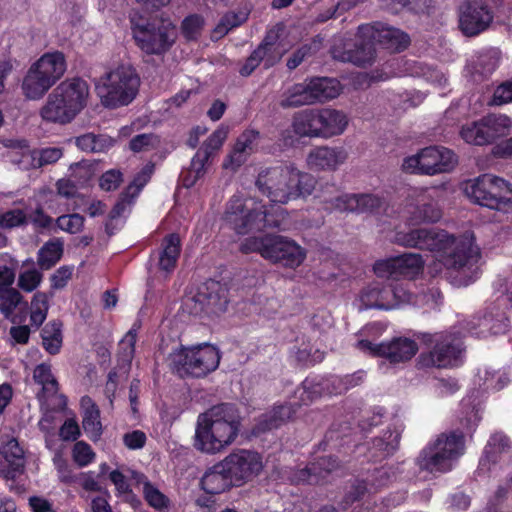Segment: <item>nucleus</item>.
I'll return each instance as SVG.
<instances>
[{"label": "nucleus", "mask_w": 512, "mask_h": 512, "mask_svg": "<svg viewBox=\"0 0 512 512\" xmlns=\"http://www.w3.org/2000/svg\"><path fill=\"white\" fill-rule=\"evenodd\" d=\"M393 241L401 246L429 250L435 262L434 274L446 269L458 285L467 286L480 274V250L468 236L454 237L435 228H418L408 232L396 231Z\"/></svg>", "instance_id": "obj_1"}, {"label": "nucleus", "mask_w": 512, "mask_h": 512, "mask_svg": "<svg viewBox=\"0 0 512 512\" xmlns=\"http://www.w3.org/2000/svg\"><path fill=\"white\" fill-rule=\"evenodd\" d=\"M240 430V417L232 405L214 406L198 415L192 445L202 454L218 455L235 443Z\"/></svg>", "instance_id": "obj_2"}, {"label": "nucleus", "mask_w": 512, "mask_h": 512, "mask_svg": "<svg viewBox=\"0 0 512 512\" xmlns=\"http://www.w3.org/2000/svg\"><path fill=\"white\" fill-rule=\"evenodd\" d=\"M287 213L282 207L268 208L261 201L236 194L226 203L224 225L238 235L260 232L267 228L287 229Z\"/></svg>", "instance_id": "obj_3"}, {"label": "nucleus", "mask_w": 512, "mask_h": 512, "mask_svg": "<svg viewBox=\"0 0 512 512\" xmlns=\"http://www.w3.org/2000/svg\"><path fill=\"white\" fill-rule=\"evenodd\" d=\"M256 186L271 202L286 204L310 195L315 181L311 175L294 165H287L262 170L258 174Z\"/></svg>", "instance_id": "obj_4"}, {"label": "nucleus", "mask_w": 512, "mask_h": 512, "mask_svg": "<svg viewBox=\"0 0 512 512\" xmlns=\"http://www.w3.org/2000/svg\"><path fill=\"white\" fill-rule=\"evenodd\" d=\"M89 97L90 88L84 79L68 78L48 95L40 116L49 123L68 124L85 109Z\"/></svg>", "instance_id": "obj_5"}, {"label": "nucleus", "mask_w": 512, "mask_h": 512, "mask_svg": "<svg viewBox=\"0 0 512 512\" xmlns=\"http://www.w3.org/2000/svg\"><path fill=\"white\" fill-rule=\"evenodd\" d=\"M141 80L129 63H120L105 71L95 81L101 104L110 109L128 106L138 95Z\"/></svg>", "instance_id": "obj_6"}, {"label": "nucleus", "mask_w": 512, "mask_h": 512, "mask_svg": "<svg viewBox=\"0 0 512 512\" xmlns=\"http://www.w3.org/2000/svg\"><path fill=\"white\" fill-rule=\"evenodd\" d=\"M462 191L475 204L504 213L512 211V184L493 174L463 182Z\"/></svg>", "instance_id": "obj_7"}, {"label": "nucleus", "mask_w": 512, "mask_h": 512, "mask_svg": "<svg viewBox=\"0 0 512 512\" xmlns=\"http://www.w3.org/2000/svg\"><path fill=\"white\" fill-rule=\"evenodd\" d=\"M245 253L257 252L264 259L287 268L299 267L306 258V250L294 240L281 235L250 237L241 244Z\"/></svg>", "instance_id": "obj_8"}, {"label": "nucleus", "mask_w": 512, "mask_h": 512, "mask_svg": "<svg viewBox=\"0 0 512 512\" xmlns=\"http://www.w3.org/2000/svg\"><path fill=\"white\" fill-rule=\"evenodd\" d=\"M465 453V440L461 432L439 435L420 453L417 464L421 470L429 472L450 471Z\"/></svg>", "instance_id": "obj_9"}, {"label": "nucleus", "mask_w": 512, "mask_h": 512, "mask_svg": "<svg viewBox=\"0 0 512 512\" xmlns=\"http://www.w3.org/2000/svg\"><path fill=\"white\" fill-rule=\"evenodd\" d=\"M168 366L180 376L204 377L217 369L218 349L211 344L179 347L167 357Z\"/></svg>", "instance_id": "obj_10"}, {"label": "nucleus", "mask_w": 512, "mask_h": 512, "mask_svg": "<svg viewBox=\"0 0 512 512\" xmlns=\"http://www.w3.org/2000/svg\"><path fill=\"white\" fill-rule=\"evenodd\" d=\"M131 31L137 47L148 55H162L177 38L176 26L170 21H148L131 17Z\"/></svg>", "instance_id": "obj_11"}, {"label": "nucleus", "mask_w": 512, "mask_h": 512, "mask_svg": "<svg viewBox=\"0 0 512 512\" xmlns=\"http://www.w3.org/2000/svg\"><path fill=\"white\" fill-rule=\"evenodd\" d=\"M457 164V156L448 148L429 146L403 159L402 170L406 173L434 176L447 173Z\"/></svg>", "instance_id": "obj_12"}, {"label": "nucleus", "mask_w": 512, "mask_h": 512, "mask_svg": "<svg viewBox=\"0 0 512 512\" xmlns=\"http://www.w3.org/2000/svg\"><path fill=\"white\" fill-rule=\"evenodd\" d=\"M221 467L229 475L235 487L252 481L263 470L262 456L253 450L235 449L221 460Z\"/></svg>", "instance_id": "obj_13"}, {"label": "nucleus", "mask_w": 512, "mask_h": 512, "mask_svg": "<svg viewBox=\"0 0 512 512\" xmlns=\"http://www.w3.org/2000/svg\"><path fill=\"white\" fill-rule=\"evenodd\" d=\"M357 302L359 310H392L410 302V292L402 285L372 283L361 291Z\"/></svg>", "instance_id": "obj_14"}, {"label": "nucleus", "mask_w": 512, "mask_h": 512, "mask_svg": "<svg viewBox=\"0 0 512 512\" xmlns=\"http://www.w3.org/2000/svg\"><path fill=\"white\" fill-rule=\"evenodd\" d=\"M432 349L419 356L422 367L447 368L460 363L463 352L460 337L452 333L436 334L432 337Z\"/></svg>", "instance_id": "obj_15"}, {"label": "nucleus", "mask_w": 512, "mask_h": 512, "mask_svg": "<svg viewBox=\"0 0 512 512\" xmlns=\"http://www.w3.org/2000/svg\"><path fill=\"white\" fill-rule=\"evenodd\" d=\"M424 260L420 254L405 253L377 261L373 270L380 278L388 279H414L422 273Z\"/></svg>", "instance_id": "obj_16"}, {"label": "nucleus", "mask_w": 512, "mask_h": 512, "mask_svg": "<svg viewBox=\"0 0 512 512\" xmlns=\"http://www.w3.org/2000/svg\"><path fill=\"white\" fill-rule=\"evenodd\" d=\"M356 347L368 354L387 358L391 363H401L412 359L418 351L417 343L407 337L394 338L390 342L374 344L359 340Z\"/></svg>", "instance_id": "obj_17"}, {"label": "nucleus", "mask_w": 512, "mask_h": 512, "mask_svg": "<svg viewBox=\"0 0 512 512\" xmlns=\"http://www.w3.org/2000/svg\"><path fill=\"white\" fill-rule=\"evenodd\" d=\"M403 217L411 225L434 223L441 219L442 211L427 190L415 189L407 199Z\"/></svg>", "instance_id": "obj_18"}, {"label": "nucleus", "mask_w": 512, "mask_h": 512, "mask_svg": "<svg viewBox=\"0 0 512 512\" xmlns=\"http://www.w3.org/2000/svg\"><path fill=\"white\" fill-rule=\"evenodd\" d=\"M492 20L493 14L483 0H471L460 6L459 25L465 35L479 34Z\"/></svg>", "instance_id": "obj_19"}, {"label": "nucleus", "mask_w": 512, "mask_h": 512, "mask_svg": "<svg viewBox=\"0 0 512 512\" xmlns=\"http://www.w3.org/2000/svg\"><path fill=\"white\" fill-rule=\"evenodd\" d=\"M0 454L5 460L0 465V475L5 479H14L24 468V450L6 429L0 432Z\"/></svg>", "instance_id": "obj_20"}, {"label": "nucleus", "mask_w": 512, "mask_h": 512, "mask_svg": "<svg viewBox=\"0 0 512 512\" xmlns=\"http://www.w3.org/2000/svg\"><path fill=\"white\" fill-rule=\"evenodd\" d=\"M193 299L200 306L199 309L195 308V313L198 311L223 312L228 303L226 289L216 281H209L202 285Z\"/></svg>", "instance_id": "obj_21"}, {"label": "nucleus", "mask_w": 512, "mask_h": 512, "mask_svg": "<svg viewBox=\"0 0 512 512\" xmlns=\"http://www.w3.org/2000/svg\"><path fill=\"white\" fill-rule=\"evenodd\" d=\"M360 33L391 51L403 50L409 44L407 34L399 29L381 24L377 26H362L360 27Z\"/></svg>", "instance_id": "obj_22"}, {"label": "nucleus", "mask_w": 512, "mask_h": 512, "mask_svg": "<svg viewBox=\"0 0 512 512\" xmlns=\"http://www.w3.org/2000/svg\"><path fill=\"white\" fill-rule=\"evenodd\" d=\"M347 159L343 149L327 146L312 149L307 156V165L314 171H333Z\"/></svg>", "instance_id": "obj_23"}, {"label": "nucleus", "mask_w": 512, "mask_h": 512, "mask_svg": "<svg viewBox=\"0 0 512 512\" xmlns=\"http://www.w3.org/2000/svg\"><path fill=\"white\" fill-rule=\"evenodd\" d=\"M31 66L52 85L61 79L67 70L66 58L60 51L44 53Z\"/></svg>", "instance_id": "obj_24"}, {"label": "nucleus", "mask_w": 512, "mask_h": 512, "mask_svg": "<svg viewBox=\"0 0 512 512\" xmlns=\"http://www.w3.org/2000/svg\"><path fill=\"white\" fill-rule=\"evenodd\" d=\"M201 486L209 494H221L235 487L225 469L221 467V461L205 472L201 479Z\"/></svg>", "instance_id": "obj_25"}, {"label": "nucleus", "mask_w": 512, "mask_h": 512, "mask_svg": "<svg viewBox=\"0 0 512 512\" xmlns=\"http://www.w3.org/2000/svg\"><path fill=\"white\" fill-rule=\"evenodd\" d=\"M381 201L370 194H346L336 199L335 207L342 211L369 212L379 208Z\"/></svg>", "instance_id": "obj_26"}, {"label": "nucleus", "mask_w": 512, "mask_h": 512, "mask_svg": "<svg viewBox=\"0 0 512 512\" xmlns=\"http://www.w3.org/2000/svg\"><path fill=\"white\" fill-rule=\"evenodd\" d=\"M154 171V165L147 163L144 167L134 176L132 182L126 188L122 195L121 200L115 205L114 216H119L125 208L126 204H130L132 200L137 197L143 187L148 183Z\"/></svg>", "instance_id": "obj_27"}, {"label": "nucleus", "mask_w": 512, "mask_h": 512, "mask_svg": "<svg viewBox=\"0 0 512 512\" xmlns=\"http://www.w3.org/2000/svg\"><path fill=\"white\" fill-rule=\"evenodd\" d=\"M337 461L332 457H324L317 461V463L311 464L297 473L292 478L295 483H309L317 484L324 474L334 470L337 467Z\"/></svg>", "instance_id": "obj_28"}, {"label": "nucleus", "mask_w": 512, "mask_h": 512, "mask_svg": "<svg viewBox=\"0 0 512 512\" xmlns=\"http://www.w3.org/2000/svg\"><path fill=\"white\" fill-rule=\"evenodd\" d=\"M320 118V137H332L342 134L347 125L346 115L332 109H318Z\"/></svg>", "instance_id": "obj_29"}, {"label": "nucleus", "mask_w": 512, "mask_h": 512, "mask_svg": "<svg viewBox=\"0 0 512 512\" xmlns=\"http://www.w3.org/2000/svg\"><path fill=\"white\" fill-rule=\"evenodd\" d=\"M285 51H276L274 45L267 42L260 45L247 59L246 63L240 69L243 76L250 75L259 63L264 60L265 65L271 66L278 61Z\"/></svg>", "instance_id": "obj_30"}, {"label": "nucleus", "mask_w": 512, "mask_h": 512, "mask_svg": "<svg viewBox=\"0 0 512 512\" xmlns=\"http://www.w3.org/2000/svg\"><path fill=\"white\" fill-rule=\"evenodd\" d=\"M81 408L83 410L82 425L84 431L91 440L97 441L102 433L100 411L92 399L87 396L81 399Z\"/></svg>", "instance_id": "obj_31"}, {"label": "nucleus", "mask_w": 512, "mask_h": 512, "mask_svg": "<svg viewBox=\"0 0 512 512\" xmlns=\"http://www.w3.org/2000/svg\"><path fill=\"white\" fill-rule=\"evenodd\" d=\"M181 242L176 234L164 238L158 256L159 269L168 274L174 270L180 255Z\"/></svg>", "instance_id": "obj_32"}, {"label": "nucleus", "mask_w": 512, "mask_h": 512, "mask_svg": "<svg viewBox=\"0 0 512 512\" xmlns=\"http://www.w3.org/2000/svg\"><path fill=\"white\" fill-rule=\"evenodd\" d=\"M293 130L299 136L320 137L318 109H307L297 113L293 120Z\"/></svg>", "instance_id": "obj_33"}, {"label": "nucleus", "mask_w": 512, "mask_h": 512, "mask_svg": "<svg viewBox=\"0 0 512 512\" xmlns=\"http://www.w3.org/2000/svg\"><path fill=\"white\" fill-rule=\"evenodd\" d=\"M404 65L405 68L396 73V75L423 77L428 82L436 84L440 87L445 86L447 83V78L442 71L436 70L430 66L425 65L424 63L417 61H405Z\"/></svg>", "instance_id": "obj_34"}, {"label": "nucleus", "mask_w": 512, "mask_h": 512, "mask_svg": "<svg viewBox=\"0 0 512 512\" xmlns=\"http://www.w3.org/2000/svg\"><path fill=\"white\" fill-rule=\"evenodd\" d=\"M62 155V150L57 147H48L39 150H25L19 163L24 167L31 166L33 168H38L43 165L57 162Z\"/></svg>", "instance_id": "obj_35"}, {"label": "nucleus", "mask_w": 512, "mask_h": 512, "mask_svg": "<svg viewBox=\"0 0 512 512\" xmlns=\"http://www.w3.org/2000/svg\"><path fill=\"white\" fill-rule=\"evenodd\" d=\"M488 144L507 136L512 129V119L505 114H489L483 117Z\"/></svg>", "instance_id": "obj_36"}, {"label": "nucleus", "mask_w": 512, "mask_h": 512, "mask_svg": "<svg viewBox=\"0 0 512 512\" xmlns=\"http://www.w3.org/2000/svg\"><path fill=\"white\" fill-rule=\"evenodd\" d=\"M53 85L30 66L22 82V91L30 100L40 99Z\"/></svg>", "instance_id": "obj_37"}, {"label": "nucleus", "mask_w": 512, "mask_h": 512, "mask_svg": "<svg viewBox=\"0 0 512 512\" xmlns=\"http://www.w3.org/2000/svg\"><path fill=\"white\" fill-rule=\"evenodd\" d=\"M138 327L134 325L120 340L118 347V364L127 371L132 363L135 353Z\"/></svg>", "instance_id": "obj_38"}, {"label": "nucleus", "mask_w": 512, "mask_h": 512, "mask_svg": "<svg viewBox=\"0 0 512 512\" xmlns=\"http://www.w3.org/2000/svg\"><path fill=\"white\" fill-rule=\"evenodd\" d=\"M249 14L250 9L248 7H242L236 11L226 13L214 28V36L223 37L231 29L243 24L248 19Z\"/></svg>", "instance_id": "obj_39"}, {"label": "nucleus", "mask_w": 512, "mask_h": 512, "mask_svg": "<svg viewBox=\"0 0 512 512\" xmlns=\"http://www.w3.org/2000/svg\"><path fill=\"white\" fill-rule=\"evenodd\" d=\"M33 378L34 381L42 387L40 397H49L57 393L58 382L49 364L42 363L36 366L33 372Z\"/></svg>", "instance_id": "obj_40"}, {"label": "nucleus", "mask_w": 512, "mask_h": 512, "mask_svg": "<svg viewBox=\"0 0 512 512\" xmlns=\"http://www.w3.org/2000/svg\"><path fill=\"white\" fill-rule=\"evenodd\" d=\"M312 87L317 102L336 98L340 94V84L332 78H312Z\"/></svg>", "instance_id": "obj_41"}, {"label": "nucleus", "mask_w": 512, "mask_h": 512, "mask_svg": "<svg viewBox=\"0 0 512 512\" xmlns=\"http://www.w3.org/2000/svg\"><path fill=\"white\" fill-rule=\"evenodd\" d=\"M460 136L468 144L477 146L487 145L488 138L485 133V126L483 125V117L462 125Z\"/></svg>", "instance_id": "obj_42"}, {"label": "nucleus", "mask_w": 512, "mask_h": 512, "mask_svg": "<svg viewBox=\"0 0 512 512\" xmlns=\"http://www.w3.org/2000/svg\"><path fill=\"white\" fill-rule=\"evenodd\" d=\"M133 479L139 485H143V494L148 504L155 509H162L167 507L168 500L163 493L154 487L146 477L141 473L133 472Z\"/></svg>", "instance_id": "obj_43"}, {"label": "nucleus", "mask_w": 512, "mask_h": 512, "mask_svg": "<svg viewBox=\"0 0 512 512\" xmlns=\"http://www.w3.org/2000/svg\"><path fill=\"white\" fill-rule=\"evenodd\" d=\"M509 438L502 433H495L491 436L488 445L485 448L484 455L480 459V468L489 469V462L495 461V454L503 452L510 448Z\"/></svg>", "instance_id": "obj_44"}, {"label": "nucleus", "mask_w": 512, "mask_h": 512, "mask_svg": "<svg viewBox=\"0 0 512 512\" xmlns=\"http://www.w3.org/2000/svg\"><path fill=\"white\" fill-rule=\"evenodd\" d=\"M63 243L59 240L47 242L38 253V264L42 269H50L61 258Z\"/></svg>", "instance_id": "obj_45"}, {"label": "nucleus", "mask_w": 512, "mask_h": 512, "mask_svg": "<svg viewBox=\"0 0 512 512\" xmlns=\"http://www.w3.org/2000/svg\"><path fill=\"white\" fill-rule=\"evenodd\" d=\"M206 163L205 157H201V153H196L191 160L189 169L182 174L181 180L183 186L186 188L194 186L196 182L204 176Z\"/></svg>", "instance_id": "obj_46"}, {"label": "nucleus", "mask_w": 512, "mask_h": 512, "mask_svg": "<svg viewBox=\"0 0 512 512\" xmlns=\"http://www.w3.org/2000/svg\"><path fill=\"white\" fill-rule=\"evenodd\" d=\"M228 128L225 126H220L217 128L205 141L203 147L197 153H201V157H205V161H208L210 156H212L216 151H218L228 136Z\"/></svg>", "instance_id": "obj_47"}, {"label": "nucleus", "mask_w": 512, "mask_h": 512, "mask_svg": "<svg viewBox=\"0 0 512 512\" xmlns=\"http://www.w3.org/2000/svg\"><path fill=\"white\" fill-rule=\"evenodd\" d=\"M43 346L50 354H57L62 346V333L60 325L52 323L47 325L42 332Z\"/></svg>", "instance_id": "obj_48"}, {"label": "nucleus", "mask_w": 512, "mask_h": 512, "mask_svg": "<svg viewBox=\"0 0 512 512\" xmlns=\"http://www.w3.org/2000/svg\"><path fill=\"white\" fill-rule=\"evenodd\" d=\"M48 296L43 292H38L33 296L31 302L30 320L36 328L42 325L47 317L48 312Z\"/></svg>", "instance_id": "obj_49"}, {"label": "nucleus", "mask_w": 512, "mask_h": 512, "mask_svg": "<svg viewBox=\"0 0 512 512\" xmlns=\"http://www.w3.org/2000/svg\"><path fill=\"white\" fill-rule=\"evenodd\" d=\"M498 64V53L490 51L480 54L476 60L472 62L471 72L482 76L492 73Z\"/></svg>", "instance_id": "obj_50"}, {"label": "nucleus", "mask_w": 512, "mask_h": 512, "mask_svg": "<svg viewBox=\"0 0 512 512\" xmlns=\"http://www.w3.org/2000/svg\"><path fill=\"white\" fill-rule=\"evenodd\" d=\"M293 409L291 405H282L274 408L270 415H266L262 421V430L279 427L292 417Z\"/></svg>", "instance_id": "obj_51"}, {"label": "nucleus", "mask_w": 512, "mask_h": 512, "mask_svg": "<svg viewBox=\"0 0 512 512\" xmlns=\"http://www.w3.org/2000/svg\"><path fill=\"white\" fill-rule=\"evenodd\" d=\"M22 299L21 294L14 288L0 289V312L9 317Z\"/></svg>", "instance_id": "obj_52"}, {"label": "nucleus", "mask_w": 512, "mask_h": 512, "mask_svg": "<svg viewBox=\"0 0 512 512\" xmlns=\"http://www.w3.org/2000/svg\"><path fill=\"white\" fill-rule=\"evenodd\" d=\"M27 213L20 208H13L0 215V228L12 229L27 223Z\"/></svg>", "instance_id": "obj_53"}, {"label": "nucleus", "mask_w": 512, "mask_h": 512, "mask_svg": "<svg viewBox=\"0 0 512 512\" xmlns=\"http://www.w3.org/2000/svg\"><path fill=\"white\" fill-rule=\"evenodd\" d=\"M400 435L399 430L387 431L382 438L377 439L374 447L380 451L379 456L385 457L393 453L398 447Z\"/></svg>", "instance_id": "obj_54"}, {"label": "nucleus", "mask_w": 512, "mask_h": 512, "mask_svg": "<svg viewBox=\"0 0 512 512\" xmlns=\"http://www.w3.org/2000/svg\"><path fill=\"white\" fill-rule=\"evenodd\" d=\"M280 105L282 107L307 105L303 96V87L297 83L286 89L281 97Z\"/></svg>", "instance_id": "obj_55"}, {"label": "nucleus", "mask_w": 512, "mask_h": 512, "mask_svg": "<svg viewBox=\"0 0 512 512\" xmlns=\"http://www.w3.org/2000/svg\"><path fill=\"white\" fill-rule=\"evenodd\" d=\"M42 281V274L35 268L22 271L18 276V286L25 292L34 291Z\"/></svg>", "instance_id": "obj_56"}, {"label": "nucleus", "mask_w": 512, "mask_h": 512, "mask_svg": "<svg viewBox=\"0 0 512 512\" xmlns=\"http://www.w3.org/2000/svg\"><path fill=\"white\" fill-rule=\"evenodd\" d=\"M72 457L78 466L85 467L95 460V453L89 444L79 441L73 447Z\"/></svg>", "instance_id": "obj_57"}, {"label": "nucleus", "mask_w": 512, "mask_h": 512, "mask_svg": "<svg viewBox=\"0 0 512 512\" xmlns=\"http://www.w3.org/2000/svg\"><path fill=\"white\" fill-rule=\"evenodd\" d=\"M441 302V293L438 289L432 288L428 293H423L421 295L412 296L410 293V303L420 306L427 307L428 309H435L439 306ZM406 304H409L407 302Z\"/></svg>", "instance_id": "obj_58"}, {"label": "nucleus", "mask_w": 512, "mask_h": 512, "mask_svg": "<svg viewBox=\"0 0 512 512\" xmlns=\"http://www.w3.org/2000/svg\"><path fill=\"white\" fill-rule=\"evenodd\" d=\"M56 224L60 230L76 234L82 230L84 218L79 214L62 215L57 218Z\"/></svg>", "instance_id": "obj_59"}, {"label": "nucleus", "mask_w": 512, "mask_h": 512, "mask_svg": "<svg viewBox=\"0 0 512 512\" xmlns=\"http://www.w3.org/2000/svg\"><path fill=\"white\" fill-rule=\"evenodd\" d=\"M483 379V390H500L505 387L510 381L509 377L505 373L488 371L484 372V376H479Z\"/></svg>", "instance_id": "obj_60"}, {"label": "nucleus", "mask_w": 512, "mask_h": 512, "mask_svg": "<svg viewBox=\"0 0 512 512\" xmlns=\"http://www.w3.org/2000/svg\"><path fill=\"white\" fill-rule=\"evenodd\" d=\"M259 139V133L255 130L244 131L236 140L234 147L251 155L257 147Z\"/></svg>", "instance_id": "obj_61"}, {"label": "nucleus", "mask_w": 512, "mask_h": 512, "mask_svg": "<svg viewBox=\"0 0 512 512\" xmlns=\"http://www.w3.org/2000/svg\"><path fill=\"white\" fill-rule=\"evenodd\" d=\"M375 49L373 45L366 44L355 51L349 52L347 56L341 57L343 60L351 61L357 65L370 63L374 58Z\"/></svg>", "instance_id": "obj_62"}, {"label": "nucleus", "mask_w": 512, "mask_h": 512, "mask_svg": "<svg viewBox=\"0 0 512 512\" xmlns=\"http://www.w3.org/2000/svg\"><path fill=\"white\" fill-rule=\"evenodd\" d=\"M492 312V322L489 328L480 329L478 334L488 336L491 334L504 333L508 328V319L505 314L499 310Z\"/></svg>", "instance_id": "obj_63"}, {"label": "nucleus", "mask_w": 512, "mask_h": 512, "mask_svg": "<svg viewBox=\"0 0 512 512\" xmlns=\"http://www.w3.org/2000/svg\"><path fill=\"white\" fill-rule=\"evenodd\" d=\"M204 26V19L199 15H190L182 22V32L187 39H195Z\"/></svg>", "instance_id": "obj_64"}]
</instances>
